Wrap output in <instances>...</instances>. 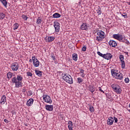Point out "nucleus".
<instances>
[{
    "label": "nucleus",
    "mask_w": 130,
    "mask_h": 130,
    "mask_svg": "<svg viewBox=\"0 0 130 130\" xmlns=\"http://www.w3.org/2000/svg\"><path fill=\"white\" fill-rule=\"evenodd\" d=\"M80 29H81V30H86V31H87V30H88V26L87 25V23H82L80 27Z\"/></svg>",
    "instance_id": "ddd939ff"
},
{
    "label": "nucleus",
    "mask_w": 130,
    "mask_h": 130,
    "mask_svg": "<svg viewBox=\"0 0 130 130\" xmlns=\"http://www.w3.org/2000/svg\"><path fill=\"white\" fill-rule=\"evenodd\" d=\"M119 59L121 62L122 69H124V68H125V63L124 62V60H123V59H124V56H123V55H120L119 56Z\"/></svg>",
    "instance_id": "6e6552de"
},
{
    "label": "nucleus",
    "mask_w": 130,
    "mask_h": 130,
    "mask_svg": "<svg viewBox=\"0 0 130 130\" xmlns=\"http://www.w3.org/2000/svg\"><path fill=\"white\" fill-rule=\"evenodd\" d=\"M88 90L91 93H94V92H95V87L92 85H89Z\"/></svg>",
    "instance_id": "f3484780"
},
{
    "label": "nucleus",
    "mask_w": 130,
    "mask_h": 130,
    "mask_svg": "<svg viewBox=\"0 0 130 130\" xmlns=\"http://www.w3.org/2000/svg\"><path fill=\"white\" fill-rule=\"evenodd\" d=\"M12 75H13V74H12V73L9 72L7 74V78H8V79H11V78H12Z\"/></svg>",
    "instance_id": "f704fd0d"
},
{
    "label": "nucleus",
    "mask_w": 130,
    "mask_h": 130,
    "mask_svg": "<svg viewBox=\"0 0 130 130\" xmlns=\"http://www.w3.org/2000/svg\"><path fill=\"white\" fill-rule=\"evenodd\" d=\"M55 38L53 37H48L47 38V42H52L54 40Z\"/></svg>",
    "instance_id": "4be33fe9"
},
{
    "label": "nucleus",
    "mask_w": 130,
    "mask_h": 130,
    "mask_svg": "<svg viewBox=\"0 0 130 130\" xmlns=\"http://www.w3.org/2000/svg\"><path fill=\"white\" fill-rule=\"evenodd\" d=\"M32 59H30L29 60V62H32Z\"/></svg>",
    "instance_id": "8fccbe9b"
},
{
    "label": "nucleus",
    "mask_w": 130,
    "mask_h": 130,
    "mask_svg": "<svg viewBox=\"0 0 130 130\" xmlns=\"http://www.w3.org/2000/svg\"><path fill=\"white\" fill-rule=\"evenodd\" d=\"M27 75L28 77H32L33 76V74L30 72H27Z\"/></svg>",
    "instance_id": "4c0bfd02"
},
{
    "label": "nucleus",
    "mask_w": 130,
    "mask_h": 130,
    "mask_svg": "<svg viewBox=\"0 0 130 130\" xmlns=\"http://www.w3.org/2000/svg\"><path fill=\"white\" fill-rule=\"evenodd\" d=\"M129 107L130 108V104H129Z\"/></svg>",
    "instance_id": "603ef678"
},
{
    "label": "nucleus",
    "mask_w": 130,
    "mask_h": 130,
    "mask_svg": "<svg viewBox=\"0 0 130 130\" xmlns=\"http://www.w3.org/2000/svg\"><path fill=\"white\" fill-rule=\"evenodd\" d=\"M96 33L99 37H104V35H105V34L102 30H98Z\"/></svg>",
    "instance_id": "2eb2a0df"
},
{
    "label": "nucleus",
    "mask_w": 130,
    "mask_h": 130,
    "mask_svg": "<svg viewBox=\"0 0 130 130\" xmlns=\"http://www.w3.org/2000/svg\"><path fill=\"white\" fill-rule=\"evenodd\" d=\"M42 22V20H41V19L38 18L37 20V24H38V25H40Z\"/></svg>",
    "instance_id": "2f4dec72"
},
{
    "label": "nucleus",
    "mask_w": 130,
    "mask_h": 130,
    "mask_svg": "<svg viewBox=\"0 0 130 130\" xmlns=\"http://www.w3.org/2000/svg\"><path fill=\"white\" fill-rule=\"evenodd\" d=\"M98 54L99 55H100V56H101L102 57H104V54L101 53V52H98Z\"/></svg>",
    "instance_id": "e433bc0d"
},
{
    "label": "nucleus",
    "mask_w": 130,
    "mask_h": 130,
    "mask_svg": "<svg viewBox=\"0 0 130 130\" xmlns=\"http://www.w3.org/2000/svg\"><path fill=\"white\" fill-rule=\"evenodd\" d=\"M72 58L73 60H75V61H77V60H78V54H77L76 53H74L72 55Z\"/></svg>",
    "instance_id": "aec40b11"
},
{
    "label": "nucleus",
    "mask_w": 130,
    "mask_h": 130,
    "mask_svg": "<svg viewBox=\"0 0 130 130\" xmlns=\"http://www.w3.org/2000/svg\"><path fill=\"white\" fill-rule=\"evenodd\" d=\"M111 87L116 93H117L118 94L121 93V87L118 84H113L111 85Z\"/></svg>",
    "instance_id": "7ed1b4c3"
},
{
    "label": "nucleus",
    "mask_w": 130,
    "mask_h": 130,
    "mask_svg": "<svg viewBox=\"0 0 130 130\" xmlns=\"http://www.w3.org/2000/svg\"><path fill=\"white\" fill-rule=\"evenodd\" d=\"M54 27L55 28V30L56 32H59V29L60 26H59V23L57 21H55L54 22Z\"/></svg>",
    "instance_id": "1a4fd4ad"
},
{
    "label": "nucleus",
    "mask_w": 130,
    "mask_h": 130,
    "mask_svg": "<svg viewBox=\"0 0 130 130\" xmlns=\"http://www.w3.org/2000/svg\"><path fill=\"white\" fill-rule=\"evenodd\" d=\"M99 91H100V92H102V93H105L104 91H103V90H102V88H101V87H99Z\"/></svg>",
    "instance_id": "c03bdc74"
},
{
    "label": "nucleus",
    "mask_w": 130,
    "mask_h": 130,
    "mask_svg": "<svg viewBox=\"0 0 130 130\" xmlns=\"http://www.w3.org/2000/svg\"><path fill=\"white\" fill-rule=\"evenodd\" d=\"M111 74L112 77H114L115 79L117 80H122L123 79V77L122 76V74L117 73V70H115L114 69H112L111 70Z\"/></svg>",
    "instance_id": "f03ea898"
},
{
    "label": "nucleus",
    "mask_w": 130,
    "mask_h": 130,
    "mask_svg": "<svg viewBox=\"0 0 130 130\" xmlns=\"http://www.w3.org/2000/svg\"><path fill=\"white\" fill-rule=\"evenodd\" d=\"M1 3H2L3 6L5 7V8H7V6L8 5V2H7V0H0Z\"/></svg>",
    "instance_id": "b1692460"
},
{
    "label": "nucleus",
    "mask_w": 130,
    "mask_h": 130,
    "mask_svg": "<svg viewBox=\"0 0 130 130\" xmlns=\"http://www.w3.org/2000/svg\"><path fill=\"white\" fill-rule=\"evenodd\" d=\"M12 70L14 72H17V70H19V64L17 62H14L12 64Z\"/></svg>",
    "instance_id": "0eeeda50"
},
{
    "label": "nucleus",
    "mask_w": 130,
    "mask_h": 130,
    "mask_svg": "<svg viewBox=\"0 0 130 130\" xmlns=\"http://www.w3.org/2000/svg\"><path fill=\"white\" fill-rule=\"evenodd\" d=\"M7 101V97H6V95H4L2 96L1 98V103H3V104H5V102Z\"/></svg>",
    "instance_id": "6ab92c4d"
},
{
    "label": "nucleus",
    "mask_w": 130,
    "mask_h": 130,
    "mask_svg": "<svg viewBox=\"0 0 130 130\" xmlns=\"http://www.w3.org/2000/svg\"><path fill=\"white\" fill-rule=\"evenodd\" d=\"M21 85H22V82H21V81H17L15 83V87L16 88H19L20 86H21Z\"/></svg>",
    "instance_id": "393cba45"
},
{
    "label": "nucleus",
    "mask_w": 130,
    "mask_h": 130,
    "mask_svg": "<svg viewBox=\"0 0 130 130\" xmlns=\"http://www.w3.org/2000/svg\"><path fill=\"white\" fill-rule=\"evenodd\" d=\"M97 11H101V8H100V6H99V8Z\"/></svg>",
    "instance_id": "de8ad7c7"
},
{
    "label": "nucleus",
    "mask_w": 130,
    "mask_h": 130,
    "mask_svg": "<svg viewBox=\"0 0 130 130\" xmlns=\"http://www.w3.org/2000/svg\"><path fill=\"white\" fill-rule=\"evenodd\" d=\"M36 74L38 77H42V72L38 70H36Z\"/></svg>",
    "instance_id": "5701e85b"
},
{
    "label": "nucleus",
    "mask_w": 130,
    "mask_h": 130,
    "mask_svg": "<svg viewBox=\"0 0 130 130\" xmlns=\"http://www.w3.org/2000/svg\"><path fill=\"white\" fill-rule=\"evenodd\" d=\"M33 102H34V100H33V99H30L27 101L26 105H27V106H31L33 104Z\"/></svg>",
    "instance_id": "dca6fc26"
},
{
    "label": "nucleus",
    "mask_w": 130,
    "mask_h": 130,
    "mask_svg": "<svg viewBox=\"0 0 130 130\" xmlns=\"http://www.w3.org/2000/svg\"><path fill=\"white\" fill-rule=\"evenodd\" d=\"M31 59L33 61V64L35 68H38L39 67V64L40 62L38 60V59L36 58V57L33 56L31 58Z\"/></svg>",
    "instance_id": "423d86ee"
},
{
    "label": "nucleus",
    "mask_w": 130,
    "mask_h": 130,
    "mask_svg": "<svg viewBox=\"0 0 130 130\" xmlns=\"http://www.w3.org/2000/svg\"><path fill=\"white\" fill-rule=\"evenodd\" d=\"M18 28H19V24H18L17 23H15L13 25V30H17V29H18Z\"/></svg>",
    "instance_id": "a878e982"
},
{
    "label": "nucleus",
    "mask_w": 130,
    "mask_h": 130,
    "mask_svg": "<svg viewBox=\"0 0 130 130\" xmlns=\"http://www.w3.org/2000/svg\"><path fill=\"white\" fill-rule=\"evenodd\" d=\"M124 82L125 83H129V79H128V78H126L124 80Z\"/></svg>",
    "instance_id": "ea45409f"
},
{
    "label": "nucleus",
    "mask_w": 130,
    "mask_h": 130,
    "mask_svg": "<svg viewBox=\"0 0 130 130\" xmlns=\"http://www.w3.org/2000/svg\"><path fill=\"white\" fill-rule=\"evenodd\" d=\"M68 128L69 130H73V122L72 121L68 122Z\"/></svg>",
    "instance_id": "a211bd4d"
},
{
    "label": "nucleus",
    "mask_w": 130,
    "mask_h": 130,
    "mask_svg": "<svg viewBox=\"0 0 130 130\" xmlns=\"http://www.w3.org/2000/svg\"><path fill=\"white\" fill-rule=\"evenodd\" d=\"M60 15L59 13H55L53 15V18H60Z\"/></svg>",
    "instance_id": "bb28decb"
},
{
    "label": "nucleus",
    "mask_w": 130,
    "mask_h": 130,
    "mask_svg": "<svg viewBox=\"0 0 130 130\" xmlns=\"http://www.w3.org/2000/svg\"><path fill=\"white\" fill-rule=\"evenodd\" d=\"M51 58L53 59V60H55V56L54 55H51Z\"/></svg>",
    "instance_id": "a18cd8bd"
},
{
    "label": "nucleus",
    "mask_w": 130,
    "mask_h": 130,
    "mask_svg": "<svg viewBox=\"0 0 130 130\" xmlns=\"http://www.w3.org/2000/svg\"><path fill=\"white\" fill-rule=\"evenodd\" d=\"M89 110L91 112H94V107L92 106H89Z\"/></svg>",
    "instance_id": "473e14b6"
},
{
    "label": "nucleus",
    "mask_w": 130,
    "mask_h": 130,
    "mask_svg": "<svg viewBox=\"0 0 130 130\" xmlns=\"http://www.w3.org/2000/svg\"><path fill=\"white\" fill-rule=\"evenodd\" d=\"M45 108L48 111H52L53 110V106L47 105L45 106Z\"/></svg>",
    "instance_id": "4468645a"
},
{
    "label": "nucleus",
    "mask_w": 130,
    "mask_h": 130,
    "mask_svg": "<svg viewBox=\"0 0 130 130\" xmlns=\"http://www.w3.org/2000/svg\"><path fill=\"white\" fill-rule=\"evenodd\" d=\"M4 121L5 122H8V120H7V119H5Z\"/></svg>",
    "instance_id": "09e8293b"
},
{
    "label": "nucleus",
    "mask_w": 130,
    "mask_h": 130,
    "mask_svg": "<svg viewBox=\"0 0 130 130\" xmlns=\"http://www.w3.org/2000/svg\"><path fill=\"white\" fill-rule=\"evenodd\" d=\"M21 18H22L24 20V21H27V19H28V17H27V16L24 14L21 16Z\"/></svg>",
    "instance_id": "72a5a7b5"
},
{
    "label": "nucleus",
    "mask_w": 130,
    "mask_h": 130,
    "mask_svg": "<svg viewBox=\"0 0 130 130\" xmlns=\"http://www.w3.org/2000/svg\"><path fill=\"white\" fill-rule=\"evenodd\" d=\"M17 81L21 82L22 80H23V77L21 75H17V77L16 78Z\"/></svg>",
    "instance_id": "cd10ccee"
},
{
    "label": "nucleus",
    "mask_w": 130,
    "mask_h": 130,
    "mask_svg": "<svg viewBox=\"0 0 130 130\" xmlns=\"http://www.w3.org/2000/svg\"><path fill=\"white\" fill-rule=\"evenodd\" d=\"M62 77L63 80L65 81L68 84H73L74 81L73 80V78L70 75L67 74L66 73H63L62 74Z\"/></svg>",
    "instance_id": "f257e3e1"
},
{
    "label": "nucleus",
    "mask_w": 130,
    "mask_h": 130,
    "mask_svg": "<svg viewBox=\"0 0 130 130\" xmlns=\"http://www.w3.org/2000/svg\"><path fill=\"white\" fill-rule=\"evenodd\" d=\"M96 12L99 15H101V10H96Z\"/></svg>",
    "instance_id": "49530a36"
},
{
    "label": "nucleus",
    "mask_w": 130,
    "mask_h": 130,
    "mask_svg": "<svg viewBox=\"0 0 130 130\" xmlns=\"http://www.w3.org/2000/svg\"><path fill=\"white\" fill-rule=\"evenodd\" d=\"M122 16L124 17L125 18H127V14L124 13L123 14H122Z\"/></svg>",
    "instance_id": "58836bf2"
},
{
    "label": "nucleus",
    "mask_w": 130,
    "mask_h": 130,
    "mask_svg": "<svg viewBox=\"0 0 130 130\" xmlns=\"http://www.w3.org/2000/svg\"><path fill=\"white\" fill-rule=\"evenodd\" d=\"M103 38H104V37H96V40H97V41H102V40H103Z\"/></svg>",
    "instance_id": "c85d7f7f"
},
{
    "label": "nucleus",
    "mask_w": 130,
    "mask_h": 130,
    "mask_svg": "<svg viewBox=\"0 0 130 130\" xmlns=\"http://www.w3.org/2000/svg\"><path fill=\"white\" fill-rule=\"evenodd\" d=\"M86 49H87V47H86V46H83L82 48V51H86Z\"/></svg>",
    "instance_id": "a19ab883"
},
{
    "label": "nucleus",
    "mask_w": 130,
    "mask_h": 130,
    "mask_svg": "<svg viewBox=\"0 0 130 130\" xmlns=\"http://www.w3.org/2000/svg\"><path fill=\"white\" fill-rule=\"evenodd\" d=\"M109 45L112 47H116V46H117V43H116V42H115V41L113 40L110 41L109 42Z\"/></svg>",
    "instance_id": "9b49d317"
},
{
    "label": "nucleus",
    "mask_w": 130,
    "mask_h": 130,
    "mask_svg": "<svg viewBox=\"0 0 130 130\" xmlns=\"http://www.w3.org/2000/svg\"><path fill=\"white\" fill-rule=\"evenodd\" d=\"M113 38H114V39H116L121 42H124V39L125 38L124 37V36H123L122 35L114 34L113 35Z\"/></svg>",
    "instance_id": "20e7f679"
},
{
    "label": "nucleus",
    "mask_w": 130,
    "mask_h": 130,
    "mask_svg": "<svg viewBox=\"0 0 130 130\" xmlns=\"http://www.w3.org/2000/svg\"><path fill=\"white\" fill-rule=\"evenodd\" d=\"M26 91V89H23V92H25Z\"/></svg>",
    "instance_id": "3c124183"
},
{
    "label": "nucleus",
    "mask_w": 130,
    "mask_h": 130,
    "mask_svg": "<svg viewBox=\"0 0 130 130\" xmlns=\"http://www.w3.org/2000/svg\"><path fill=\"white\" fill-rule=\"evenodd\" d=\"M84 72H85V70L81 69L79 73V75H80L82 78H84V77H85V73H84Z\"/></svg>",
    "instance_id": "412c9836"
},
{
    "label": "nucleus",
    "mask_w": 130,
    "mask_h": 130,
    "mask_svg": "<svg viewBox=\"0 0 130 130\" xmlns=\"http://www.w3.org/2000/svg\"><path fill=\"white\" fill-rule=\"evenodd\" d=\"M27 95H28V96H31V95H32V91H31V90L28 91V92H27Z\"/></svg>",
    "instance_id": "37998d69"
},
{
    "label": "nucleus",
    "mask_w": 130,
    "mask_h": 130,
    "mask_svg": "<svg viewBox=\"0 0 130 130\" xmlns=\"http://www.w3.org/2000/svg\"><path fill=\"white\" fill-rule=\"evenodd\" d=\"M112 57L113 56L111 54L107 53L106 54H104V58L109 60V59H111V58H112Z\"/></svg>",
    "instance_id": "f8f14e48"
},
{
    "label": "nucleus",
    "mask_w": 130,
    "mask_h": 130,
    "mask_svg": "<svg viewBox=\"0 0 130 130\" xmlns=\"http://www.w3.org/2000/svg\"><path fill=\"white\" fill-rule=\"evenodd\" d=\"M43 100L46 103H49L51 104L52 103V101L51 100V98L50 96L47 94H44L43 95Z\"/></svg>",
    "instance_id": "39448f33"
},
{
    "label": "nucleus",
    "mask_w": 130,
    "mask_h": 130,
    "mask_svg": "<svg viewBox=\"0 0 130 130\" xmlns=\"http://www.w3.org/2000/svg\"><path fill=\"white\" fill-rule=\"evenodd\" d=\"M114 120L115 123H117V121H118L117 118L114 117Z\"/></svg>",
    "instance_id": "79ce46f5"
},
{
    "label": "nucleus",
    "mask_w": 130,
    "mask_h": 130,
    "mask_svg": "<svg viewBox=\"0 0 130 130\" xmlns=\"http://www.w3.org/2000/svg\"><path fill=\"white\" fill-rule=\"evenodd\" d=\"M77 81H78L79 84H81V83H82V82H83V80L82 78L79 77V78H77Z\"/></svg>",
    "instance_id": "c9c22d12"
},
{
    "label": "nucleus",
    "mask_w": 130,
    "mask_h": 130,
    "mask_svg": "<svg viewBox=\"0 0 130 130\" xmlns=\"http://www.w3.org/2000/svg\"><path fill=\"white\" fill-rule=\"evenodd\" d=\"M114 122V119L112 117H109L107 120L108 125H112Z\"/></svg>",
    "instance_id": "9d476101"
},
{
    "label": "nucleus",
    "mask_w": 130,
    "mask_h": 130,
    "mask_svg": "<svg viewBox=\"0 0 130 130\" xmlns=\"http://www.w3.org/2000/svg\"><path fill=\"white\" fill-rule=\"evenodd\" d=\"M6 17V15L4 13L0 14V20H4L5 17Z\"/></svg>",
    "instance_id": "c756f323"
},
{
    "label": "nucleus",
    "mask_w": 130,
    "mask_h": 130,
    "mask_svg": "<svg viewBox=\"0 0 130 130\" xmlns=\"http://www.w3.org/2000/svg\"><path fill=\"white\" fill-rule=\"evenodd\" d=\"M12 83L13 84H16L17 83V82L18 81L17 79V78L16 77H13L12 79Z\"/></svg>",
    "instance_id": "7c9ffc66"
}]
</instances>
